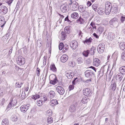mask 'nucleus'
Masks as SVG:
<instances>
[{"mask_svg": "<svg viewBox=\"0 0 125 125\" xmlns=\"http://www.w3.org/2000/svg\"><path fill=\"white\" fill-rule=\"evenodd\" d=\"M110 24L115 27L118 26L120 25L121 22L117 17H115L111 19L110 21Z\"/></svg>", "mask_w": 125, "mask_h": 125, "instance_id": "1", "label": "nucleus"}, {"mask_svg": "<svg viewBox=\"0 0 125 125\" xmlns=\"http://www.w3.org/2000/svg\"><path fill=\"white\" fill-rule=\"evenodd\" d=\"M105 48L104 44V43H101L98 46L97 50L98 52L100 53H103Z\"/></svg>", "mask_w": 125, "mask_h": 125, "instance_id": "2", "label": "nucleus"}, {"mask_svg": "<svg viewBox=\"0 0 125 125\" xmlns=\"http://www.w3.org/2000/svg\"><path fill=\"white\" fill-rule=\"evenodd\" d=\"M84 74L85 77L88 78L91 77L93 76H94V73L90 70H88L86 71Z\"/></svg>", "mask_w": 125, "mask_h": 125, "instance_id": "3", "label": "nucleus"}, {"mask_svg": "<svg viewBox=\"0 0 125 125\" xmlns=\"http://www.w3.org/2000/svg\"><path fill=\"white\" fill-rule=\"evenodd\" d=\"M77 104L76 102H74L73 104L70 106L69 110L71 112H75L76 110L77 109Z\"/></svg>", "mask_w": 125, "mask_h": 125, "instance_id": "4", "label": "nucleus"}, {"mask_svg": "<svg viewBox=\"0 0 125 125\" xmlns=\"http://www.w3.org/2000/svg\"><path fill=\"white\" fill-rule=\"evenodd\" d=\"M8 12V9L7 7L4 6L0 7V13L2 14H5Z\"/></svg>", "mask_w": 125, "mask_h": 125, "instance_id": "5", "label": "nucleus"}, {"mask_svg": "<svg viewBox=\"0 0 125 125\" xmlns=\"http://www.w3.org/2000/svg\"><path fill=\"white\" fill-rule=\"evenodd\" d=\"M70 9L74 11L79 9L78 3L75 1H73V4L70 6Z\"/></svg>", "mask_w": 125, "mask_h": 125, "instance_id": "6", "label": "nucleus"}, {"mask_svg": "<svg viewBox=\"0 0 125 125\" xmlns=\"http://www.w3.org/2000/svg\"><path fill=\"white\" fill-rule=\"evenodd\" d=\"M25 60L22 56H20L18 58L17 63L20 65H23L25 63Z\"/></svg>", "mask_w": 125, "mask_h": 125, "instance_id": "7", "label": "nucleus"}, {"mask_svg": "<svg viewBox=\"0 0 125 125\" xmlns=\"http://www.w3.org/2000/svg\"><path fill=\"white\" fill-rule=\"evenodd\" d=\"M30 106V105L29 104L22 105L20 108L21 111L23 113L26 112L29 109Z\"/></svg>", "mask_w": 125, "mask_h": 125, "instance_id": "8", "label": "nucleus"}, {"mask_svg": "<svg viewBox=\"0 0 125 125\" xmlns=\"http://www.w3.org/2000/svg\"><path fill=\"white\" fill-rule=\"evenodd\" d=\"M56 90L58 93L61 95L63 94L65 92V90L63 88L60 86L57 87Z\"/></svg>", "mask_w": 125, "mask_h": 125, "instance_id": "9", "label": "nucleus"}, {"mask_svg": "<svg viewBox=\"0 0 125 125\" xmlns=\"http://www.w3.org/2000/svg\"><path fill=\"white\" fill-rule=\"evenodd\" d=\"M51 78H53V80H51L50 83L52 84L55 85L58 82V80L57 79V77L54 75H51L50 76Z\"/></svg>", "mask_w": 125, "mask_h": 125, "instance_id": "10", "label": "nucleus"}, {"mask_svg": "<svg viewBox=\"0 0 125 125\" xmlns=\"http://www.w3.org/2000/svg\"><path fill=\"white\" fill-rule=\"evenodd\" d=\"M116 81H115V80L114 79H113L111 81L110 87L111 88L112 90L114 91H115L116 90Z\"/></svg>", "mask_w": 125, "mask_h": 125, "instance_id": "11", "label": "nucleus"}, {"mask_svg": "<svg viewBox=\"0 0 125 125\" xmlns=\"http://www.w3.org/2000/svg\"><path fill=\"white\" fill-rule=\"evenodd\" d=\"M70 45L71 48L75 49L77 47L78 43L76 41H73L70 43Z\"/></svg>", "mask_w": 125, "mask_h": 125, "instance_id": "12", "label": "nucleus"}, {"mask_svg": "<svg viewBox=\"0 0 125 125\" xmlns=\"http://www.w3.org/2000/svg\"><path fill=\"white\" fill-rule=\"evenodd\" d=\"M60 8L62 11L63 13H65L68 11V6L67 4H64L62 5Z\"/></svg>", "mask_w": 125, "mask_h": 125, "instance_id": "13", "label": "nucleus"}, {"mask_svg": "<svg viewBox=\"0 0 125 125\" xmlns=\"http://www.w3.org/2000/svg\"><path fill=\"white\" fill-rule=\"evenodd\" d=\"M91 90L88 88L85 89L83 91V94L86 96H88L91 95L92 94L91 92Z\"/></svg>", "mask_w": 125, "mask_h": 125, "instance_id": "14", "label": "nucleus"}, {"mask_svg": "<svg viewBox=\"0 0 125 125\" xmlns=\"http://www.w3.org/2000/svg\"><path fill=\"white\" fill-rule=\"evenodd\" d=\"M74 74L71 71H68L66 72L65 75L69 79H70L73 78Z\"/></svg>", "mask_w": 125, "mask_h": 125, "instance_id": "15", "label": "nucleus"}, {"mask_svg": "<svg viewBox=\"0 0 125 125\" xmlns=\"http://www.w3.org/2000/svg\"><path fill=\"white\" fill-rule=\"evenodd\" d=\"M6 23L4 17L2 16H0V25L2 28L4 26Z\"/></svg>", "mask_w": 125, "mask_h": 125, "instance_id": "16", "label": "nucleus"}, {"mask_svg": "<svg viewBox=\"0 0 125 125\" xmlns=\"http://www.w3.org/2000/svg\"><path fill=\"white\" fill-rule=\"evenodd\" d=\"M100 60L97 58H95L93 59V65L96 66H98L100 64Z\"/></svg>", "mask_w": 125, "mask_h": 125, "instance_id": "17", "label": "nucleus"}, {"mask_svg": "<svg viewBox=\"0 0 125 125\" xmlns=\"http://www.w3.org/2000/svg\"><path fill=\"white\" fill-rule=\"evenodd\" d=\"M68 58V56L66 55L63 54L61 57V61L63 62H64L67 60Z\"/></svg>", "mask_w": 125, "mask_h": 125, "instance_id": "18", "label": "nucleus"}, {"mask_svg": "<svg viewBox=\"0 0 125 125\" xmlns=\"http://www.w3.org/2000/svg\"><path fill=\"white\" fill-rule=\"evenodd\" d=\"M105 9L102 7H99L97 9V12L99 15L104 14V13Z\"/></svg>", "mask_w": 125, "mask_h": 125, "instance_id": "19", "label": "nucleus"}, {"mask_svg": "<svg viewBox=\"0 0 125 125\" xmlns=\"http://www.w3.org/2000/svg\"><path fill=\"white\" fill-rule=\"evenodd\" d=\"M115 37L114 34L112 32H109L108 35V39L111 41Z\"/></svg>", "mask_w": 125, "mask_h": 125, "instance_id": "20", "label": "nucleus"}, {"mask_svg": "<svg viewBox=\"0 0 125 125\" xmlns=\"http://www.w3.org/2000/svg\"><path fill=\"white\" fill-rule=\"evenodd\" d=\"M118 7L116 5H113L112 7V13H116L118 11Z\"/></svg>", "mask_w": 125, "mask_h": 125, "instance_id": "21", "label": "nucleus"}, {"mask_svg": "<svg viewBox=\"0 0 125 125\" xmlns=\"http://www.w3.org/2000/svg\"><path fill=\"white\" fill-rule=\"evenodd\" d=\"M51 105L53 106H54L58 104V101L56 99H52L50 102Z\"/></svg>", "mask_w": 125, "mask_h": 125, "instance_id": "22", "label": "nucleus"}, {"mask_svg": "<svg viewBox=\"0 0 125 125\" xmlns=\"http://www.w3.org/2000/svg\"><path fill=\"white\" fill-rule=\"evenodd\" d=\"M105 9H112V6L110 2H106L105 4Z\"/></svg>", "mask_w": 125, "mask_h": 125, "instance_id": "23", "label": "nucleus"}, {"mask_svg": "<svg viewBox=\"0 0 125 125\" xmlns=\"http://www.w3.org/2000/svg\"><path fill=\"white\" fill-rule=\"evenodd\" d=\"M71 17L73 19H76L79 17V14L77 12H73L71 14Z\"/></svg>", "mask_w": 125, "mask_h": 125, "instance_id": "24", "label": "nucleus"}, {"mask_svg": "<svg viewBox=\"0 0 125 125\" xmlns=\"http://www.w3.org/2000/svg\"><path fill=\"white\" fill-rule=\"evenodd\" d=\"M119 71L120 73L122 74H125V66H122L120 68Z\"/></svg>", "mask_w": 125, "mask_h": 125, "instance_id": "25", "label": "nucleus"}, {"mask_svg": "<svg viewBox=\"0 0 125 125\" xmlns=\"http://www.w3.org/2000/svg\"><path fill=\"white\" fill-rule=\"evenodd\" d=\"M119 46L120 48L124 51H125V43L122 42L119 44Z\"/></svg>", "mask_w": 125, "mask_h": 125, "instance_id": "26", "label": "nucleus"}, {"mask_svg": "<svg viewBox=\"0 0 125 125\" xmlns=\"http://www.w3.org/2000/svg\"><path fill=\"white\" fill-rule=\"evenodd\" d=\"M77 22L80 24H82L84 23L85 21L84 19L82 18L81 16H80L77 20Z\"/></svg>", "mask_w": 125, "mask_h": 125, "instance_id": "27", "label": "nucleus"}, {"mask_svg": "<svg viewBox=\"0 0 125 125\" xmlns=\"http://www.w3.org/2000/svg\"><path fill=\"white\" fill-rule=\"evenodd\" d=\"M50 68L51 70L54 72H56L57 71V69L54 64H51L50 66Z\"/></svg>", "mask_w": 125, "mask_h": 125, "instance_id": "28", "label": "nucleus"}, {"mask_svg": "<svg viewBox=\"0 0 125 125\" xmlns=\"http://www.w3.org/2000/svg\"><path fill=\"white\" fill-rule=\"evenodd\" d=\"M92 39L90 37L88 39H87L83 41V43L84 44L86 43L89 44L92 42Z\"/></svg>", "mask_w": 125, "mask_h": 125, "instance_id": "29", "label": "nucleus"}, {"mask_svg": "<svg viewBox=\"0 0 125 125\" xmlns=\"http://www.w3.org/2000/svg\"><path fill=\"white\" fill-rule=\"evenodd\" d=\"M49 96H50V98L51 99L52 98L55 96V92L53 91H50L49 92Z\"/></svg>", "mask_w": 125, "mask_h": 125, "instance_id": "30", "label": "nucleus"}, {"mask_svg": "<svg viewBox=\"0 0 125 125\" xmlns=\"http://www.w3.org/2000/svg\"><path fill=\"white\" fill-rule=\"evenodd\" d=\"M90 52L89 50L84 51L82 53L83 55L85 57H87L90 53Z\"/></svg>", "mask_w": 125, "mask_h": 125, "instance_id": "31", "label": "nucleus"}, {"mask_svg": "<svg viewBox=\"0 0 125 125\" xmlns=\"http://www.w3.org/2000/svg\"><path fill=\"white\" fill-rule=\"evenodd\" d=\"M120 73H119L116 76V79L117 80V79L119 80L120 83L121 82V81L123 78V76L120 75Z\"/></svg>", "mask_w": 125, "mask_h": 125, "instance_id": "32", "label": "nucleus"}, {"mask_svg": "<svg viewBox=\"0 0 125 125\" xmlns=\"http://www.w3.org/2000/svg\"><path fill=\"white\" fill-rule=\"evenodd\" d=\"M94 50H95V48L94 47H92L91 49L89 50L90 53L91 55H94Z\"/></svg>", "mask_w": 125, "mask_h": 125, "instance_id": "33", "label": "nucleus"}, {"mask_svg": "<svg viewBox=\"0 0 125 125\" xmlns=\"http://www.w3.org/2000/svg\"><path fill=\"white\" fill-rule=\"evenodd\" d=\"M9 121L7 119H5L3 120L2 122V125H8Z\"/></svg>", "mask_w": 125, "mask_h": 125, "instance_id": "34", "label": "nucleus"}, {"mask_svg": "<svg viewBox=\"0 0 125 125\" xmlns=\"http://www.w3.org/2000/svg\"><path fill=\"white\" fill-rule=\"evenodd\" d=\"M88 100L89 99H87V97H84L83 98L81 101L83 103L86 104L88 102Z\"/></svg>", "mask_w": 125, "mask_h": 125, "instance_id": "35", "label": "nucleus"}, {"mask_svg": "<svg viewBox=\"0 0 125 125\" xmlns=\"http://www.w3.org/2000/svg\"><path fill=\"white\" fill-rule=\"evenodd\" d=\"M83 61L82 57H80L78 58L77 59V62L79 64H80L83 63Z\"/></svg>", "mask_w": 125, "mask_h": 125, "instance_id": "36", "label": "nucleus"}, {"mask_svg": "<svg viewBox=\"0 0 125 125\" xmlns=\"http://www.w3.org/2000/svg\"><path fill=\"white\" fill-rule=\"evenodd\" d=\"M70 26H67L65 27L64 29V32L66 33L67 34H68L69 33V28H70Z\"/></svg>", "mask_w": 125, "mask_h": 125, "instance_id": "37", "label": "nucleus"}, {"mask_svg": "<svg viewBox=\"0 0 125 125\" xmlns=\"http://www.w3.org/2000/svg\"><path fill=\"white\" fill-rule=\"evenodd\" d=\"M66 33L63 31H62L61 33L62 34L61 37L63 40H64L66 38Z\"/></svg>", "mask_w": 125, "mask_h": 125, "instance_id": "38", "label": "nucleus"}, {"mask_svg": "<svg viewBox=\"0 0 125 125\" xmlns=\"http://www.w3.org/2000/svg\"><path fill=\"white\" fill-rule=\"evenodd\" d=\"M69 48V46L67 44H65L64 45V48H63V52H66Z\"/></svg>", "mask_w": 125, "mask_h": 125, "instance_id": "39", "label": "nucleus"}, {"mask_svg": "<svg viewBox=\"0 0 125 125\" xmlns=\"http://www.w3.org/2000/svg\"><path fill=\"white\" fill-rule=\"evenodd\" d=\"M10 103L11 104H12L13 106H14L17 103V100L16 99H15L13 100V99L12 100L11 99V101Z\"/></svg>", "mask_w": 125, "mask_h": 125, "instance_id": "40", "label": "nucleus"}, {"mask_svg": "<svg viewBox=\"0 0 125 125\" xmlns=\"http://www.w3.org/2000/svg\"><path fill=\"white\" fill-rule=\"evenodd\" d=\"M18 119V117L15 115L12 116L11 119L13 121H16Z\"/></svg>", "mask_w": 125, "mask_h": 125, "instance_id": "41", "label": "nucleus"}, {"mask_svg": "<svg viewBox=\"0 0 125 125\" xmlns=\"http://www.w3.org/2000/svg\"><path fill=\"white\" fill-rule=\"evenodd\" d=\"M43 101L42 100H37L36 102L37 105L39 106H41L43 104Z\"/></svg>", "mask_w": 125, "mask_h": 125, "instance_id": "42", "label": "nucleus"}, {"mask_svg": "<svg viewBox=\"0 0 125 125\" xmlns=\"http://www.w3.org/2000/svg\"><path fill=\"white\" fill-rule=\"evenodd\" d=\"M122 23H125V15L122 16L120 18V20Z\"/></svg>", "mask_w": 125, "mask_h": 125, "instance_id": "43", "label": "nucleus"}, {"mask_svg": "<svg viewBox=\"0 0 125 125\" xmlns=\"http://www.w3.org/2000/svg\"><path fill=\"white\" fill-rule=\"evenodd\" d=\"M40 96L38 94H36L35 95H33L32 96V98L34 100H36L37 99L40 97Z\"/></svg>", "mask_w": 125, "mask_h": 125, "instance_id": "44", "label": "nucleus"}, {"mask_svg": "<svg viewBox=\"0 0 125 125\" xmlns=\"http://www.w3.org/2000/svg\"><path fill=\"white\" fill-rule=\"evenodd\" d=\"M47 122L48 123L51 124L53 122V118L52 117H49L47 119Z\"/></svg>", "mask_w": 125, "mask_h": 125, "instance_id": "45", "label": "nucleus"}, {"mask_svg": "<svg viewBox=\"0 0 125 125\" xmlns=\"http://www.w3.org/2000/svg\"><path fill=\"white\" fill-rule=\"evenodd\" d=\"M112 10V9H105V10L104 12L106 15H108Z\"/></svg>", "mask_w": 125, "mask_h": 125, "instance_id": "46", "label": "nucleus"}, {"mask_svg": "<svg viewBox=\"0 0 125 125\" xmlns=\"http://www.w3.org/2000/svg\"><path fill=\"white\" fill-rule=\"evenodd\" d=\"M79 9V10L81 12H84V9L83 8V6H80L79 7H78Z\"/></svg>", "mask_w": 125, "mask_h": 125, "instance_id": "47", "label": "nucleus"}, {"mask_svg": "<svg viewBox=\"0 0 125 125\" xmlns=\"http://www.w3.org/2000/svg\"><path fill=\"white\" fill-rule=\"evenodd\" d=\"M93 9L95 11H96L97 8V5L96 4H93L92 6Z\"/></svg>", "mask_w": 125, "mask_h": 125, "instance_id": "48", "label": "nucleus"}, {"mask_svg": "<svg viewBox=\"0 0 125 125\" xmlns=\"http://www.w3.org/2000/svg\"><path fill=\"white\" fill-rule=\"evenodd\" d=\"M64 45L62 43H60L59 44V47L60 50H62V49L64 48Z\"/></svg>", "mask_w": 125, "mask_h": 125, "instance_id": "49", "label": "nucleus"}, {"mask_svg": "<svg viewBox=\"0 0 125 125\" xmlns=\"http://www.w3.org/2000/svg\"><path fill=\"white\" fill-rule=\"evenodd\" d=\"M78 79L77 77H76L75 78L74 80H73L72 82V83L73 84L75 85L76 83L77 82H78V80L77 79Z\"/></svg>", "mask_w": 125, "mask_h": 125, "instance_id": "50", "label": "nucleus"}, {"mask_svg": "<svg viewBox=\"0 0 125 125\" xmlns=\"http://www.w3.org/2000/svg\"><path fill=\"white\" fill-rule=\"evenodd\" d=\"M69 65L71 67H74L75 64L74 62L72 61H70L69 63Z\"/></svg>", "mask_w": 125, "mask_h": 125, "instance_id": "51", "label": "nucleus"}, {"mask_svg": "<svg viewBox=\"0 0 125 125\" xmlns=\"http://www.w3.org/2000/svg\"><path fill=\"white\" fill-rule=\"evenodd\" d=\"M90 25L92 27L93 29H96V26H95V24L94 22H92L91 23Z\"/></svg>", "mask_w": 125, "mask_h": 125, "instance_id": "52", "label": "nucleus"}, {"mask_svg": "<svg viewBox=\"0 0 125 125\" xmlns=\"http://www.w3.org/2000/svg\"><path fill=\"white\" fill-rule=\"evenodd\" d=\"M21 85H20L19 82H17L15 84V86L17 88H20L21 87Z\"/></svg>", "mask_w": 125, "mask_h": 125, "instance_id": "53", "label": "nucleus"}, {"mask_svg": "<svg viewBox=\"0 0 125 125\" xmlns=\"http://www.w3.org/2000/svg\"><path fill=\"white\" fill-rule=\"evenodd\" d=\"M121 57L122 59L125 61V52H123L121 54Z\"/></svg>", "mask_w": 125, "mask_h": 125, "instance_id": "54", "label": "nucleus"}, {"mask_svg": "<svg viewBox=\"0 0 125 125\" xmlns=\"http://www.w3.org/2000/svg\"><path fill=\"white\" fill-rule=\"evenodd\" d=\"M74 85L72 84V85H70L69 86V89L70 91L74 89Z\"/></svg>", "mask_w": 125, "mask_h": 125, "instance_id": "55", "label": "nucleus"}, {"mask_svg": "<svg viewBox=\"0 0 125 125\" xmlns=\"http://www.w3.org/2000/svg\"><path fill=\"white\" fill-rule=\"evenodd\" d=\"M13 106H14L12 104H11L10 103L7 106V108L8 109H10Z\"/></svg>", "mask_w": 125, "mask_h": 125, "instance_id": "56", "label": "nucleus"}, {"mask_svg": "<svg viewBox=\"0 0 125 125\" xmlns=\"http://www.w3.org/2000/svg\"><path fill=\"white\" fill-rule=\"evenodd\" d=\"M5 102V99L4 98H3L0 104V105L1 106H4L3 105L4 104V103Z\"/></svg>", "mask_w": 125, "mask_h": 125, "instance_id": "57", "label": "nucleus"}, {"mask_svg": "<svg viewBox=\"0 0 125 125\" xmlns=\"http://www.w3.org/2000/svg\"><path fill=\"white\" fill-rule=\"evenodd\" d=\"M41 99L43 101H44V102L47 100L46 97L45 96H43V98H41Z\"/></svg>", "mask_w": 125, "mask_h": 125, "instance_id": "58", "label": "nucleus"}, {"mask_svg": "<svg viewBox=\"0 0 125 125\" xmlns=\"http://www.w3.org/2000/svg\"><path fill=\"white\" fill-rule=\"evenodd\" d=\"M87 12L86 11H85L84 12H83L82 14L83 16L85 17L86 16H87Z\"/></svg>", "mask_w": 125, "mask_h": 125, "instance_id": "59", "label": "nucleus"}, {"mask_svg": "<svg viewBox=\"0 0 125 125\" xmlns=\"http://www.w3.org/2000/svg\"><path fill=\"white\" fill-rule=\"evenodd\" d=\"M40 69L38 68L37 69V76H39L40 75Z\"/></svg>", "mask_w": 125, "mask_h": 125, "instance_id": "60", "label": "nucleus"}, {"mask_svg": "<svg viewBox=\"0 0 125 125\" xmlns=\"http://www.w3.org/2000/svg\"><path fill=\"white\" fill-rule=\"evenodd\" d=\"M98 30L99 32H100L101 33H102L104 30L103 28L102 27L100 28Z\"/></svg>", "mask_w": 125, "mask_h": 125, "instance_id": "61", "label": "nucleus"}, {"mask_svg": "<svg viewBox=\"0 0 125 125\" xmlns=\"http://www.w3.org/2000/svg\"><path fill=\"white\" fill-rule=\"evenodd\" d=\"M95 38H99V36L97 35V34L95 33H94L93 34Z\"/></svg>", "mask_w": 125, "mask_h": 125, "instance_id": "62", "label": "nucleus"}, {"mask_svg": "<svg viewBox=\"0 0 125 125\" xmlns=\"http://www.w3.org/2000/svg\"><path fill=\"white\" fill-rule=\"evenodd\" d=\"M92 3L90 1H88L87 3V5L88 7L92 5Z\"/></svg>", "mask_w": 125, "mask_h": 125, "instance_id": "63", "label": "nucleus"}, {"mask_svg": "<svg viewBox=\"0 0 125 125\" xmlns=\"http://www.w3.org/2000/svg\"><path fill=\"white\" fill-rule=\"evenodd\" d=\"M12 0H10L9 1H7V3H8L9 5H10L11 3H12Z\"/></svg>", "mask_w": 125, "mask_h": 125, "instance_id": "64", "label": "nucleus"}]
</instances>
